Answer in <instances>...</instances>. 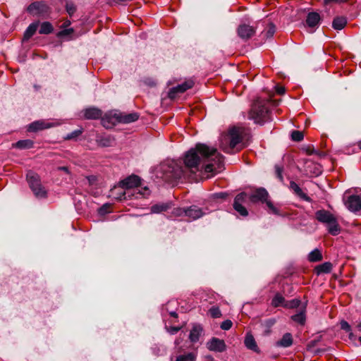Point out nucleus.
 Here are the masks:
<instances>
[{"label":"nucleus","instance_id":"53","mask_svg":"<svg viewBox=\"0 0 361 361\" xmlns=\"http://www.w3.org/2000/svg\"><path fill=\"white\" fill-rule=\"evenodd\" d=\"M179 330H180V328H179V327H171V330H170V332H171V334H176V333H177Z\"/></svg>","mask_w":361,"mask_h":361},{"label":"nucleus","instance_id":"12","mask_svg":"<svg viewBox=\"0 0 361 361\" xmlns=\"http://www.w3.org/2000/svg\"><path fill=\"white\" fill-rule=\"evenodd\" d=\"M237 31L238 36L245 40L251 38L255 34V27L247 24L240 25Z\"/></svg>","mask_w":361,"mask_h":361},{"label":"nucleus","instance_id":"21","mask_svg":"<svg viewBox=\"0 0 361 361\" xmlns=\"http://www.w3.org/2000/svg\"><path fill=\"white\" fill-rule=\"evenodd\" d=\"M118 114V123H130L137 121L139 118V115L137 113H130V114Z\"/></svg>","mask_w":361,"mask_h":361},{"label":"nucleus","instance_id":"22","mask_svg":"<svg viewBox=\"0 0 361 361\" xmlns=\"http://www.w3.org/2000/svg\"><path fill=\"white\" fill-rule=\"evenodd\" d=\"M203 331L202 327L199 324H195L192 326L190 335L189 338L192 343H196L199 341L200 336H201Z\"/></svg>","mask_w":361,"mask_h":361},{"label":"nucleus","instance_id":"40","mask_svg":"<svg viewBox=\"0 0 361 361\" xmlns=\"http://www.w3.org/2000/svg\"><path fill=\"white\" fill-rule=\"evenodd\" d=\"M275 32V26L271 23L268 25L267 30L264 31L262 34L264 37L269 38L271 37Z\"/></svg>","mask_w":361,"mask_h":361},{"label":"nucleus","instance_id":"11","mask_svg":"<svg viewBox=\"0 0 361 361\" xmlns=\"http://www.w3.org/2000/svg\"><path fill=\"white\" fill-rule=\"evenodd\" d=\"M207 348L211 351L221 353L224 352L226 345L224 340L218 338H212L207 343Z\"/></svg>","mask_w":361,"mask_h":361},{"label":"nucleus","instance_id":"58","mask_svg":"<svg viewBox=\"0 0 361 361\" xmlns=\"http://www.w3.org/2000/svg\"><path fill=\"white\" fill-rule=\"evenodd\" d=\"M359 148L361 149V140L357 144Z\"/></svg>","mask_w":361,"mask_h":361},{"label":"nucleus","instance_id":"7","mask_svg":"<svg viewBox=\"0 0 361 361\" xmlns=\"http://www.w3.org/2000/svg\"><path fill=\"white\" fill-rule=\"evenodd\" d=\"M27 11L29 13L36 16H44L50 13V8L44 1H35L30 4Z\"/></svg>","mask_w":361,"mask_h":361},{"label":"nucleus","instance_id":"29","mask_svg":"<svg viewBox=\"0 0 361 361\" xmlns=\"http://www.w3.org/2000/svg\"><path fill=\"white\" fill-rule=\"evenodd\" d=\"M39 23L38 21L31 23L24 33V39H29L36 32Z\"/></svg>","mask_w":361,"mask_h":361},{"label":"nucleus","instance_id":"31","mask_svg":"<svg viewBox=\"0 0 361 361\" xmlns=\"http://www.w3.org/2000/svg\"><path fill=\"white\" fill-rule=\"evenodd\" d=\"M308 260L310 262H317L322 260L323 257L319 249H314L308 255Z\"/></svg>","mask_w":361,"mask_h":361},{"label":"nucleus","instance_id":"25","mask_svg":"<svg viewBox=\"0 0 361 361\" xmlns=\"http://www.w3.org/2000/svg\"><path fill=\"white\" fill-rule=\"evenodd\" d=\"M332 267V264L329 262H326L322 264L317 265L314 268V272L316 273L317 275H320L322 274H328L331 271Z\"/></svg>","mask_w":361,"mask_h":361},{"label":"nucleus","instance_id":"4","mask_svg":"<svg viewBox=\"0 0 361 361\" xmlns=\"http://www.w3.org/2000/svg\"><path fill=\"white\" fill-rule=\"evenodd\" d=\"M268 102L264 99H256L249 111L248 118L255 123L263 124L269 120Z\"/></svg>","mask_w":361,"mask_h":361},{"label":"nucleus","instance_id":"10","mask_svg":"<svg viewBox=\"0 0 361 361\" xmlns=\"http://www.w3.org/2000/svg\"><path fill=\"white\" fill-rule=\"evenodd\" d=\"M102 124L106 128H112L118 123L119 117L118 113H106L104 116H102Z\"/></svg>","mask_w":361,"mask_h":361},{"label":"nucleus","instance_id":"13","mask_svg":"<svg viewBox=\"0 0 361 361\" xmlns=\"http://www.w3.org/2000/svg\"><path fill=\"white\" fill-rule=\"evenodd\" d=\"M54 126V124L45 120H39L31 123L27 128L29 132H37Z\"/></svg>","mask_w":361,"mask_h":361},{"label":"nucleus","instance_id":"2","mask_svg":"<svg viewBox=\"0 0 361 361\" xmlns=\"http://www.w3.org/2000/svg\"><path fill=\"white\" fill-rule=\"evenodd\" d=\"M249 135V130L242 126H233L229 128L228 133L224 135L221 148L226 153L232 154L245 147L244 140Z\"/></svg>","mask_w":361,"mask_h":361},{"label":"nucleus","instance_id":"1","mask_svg":"<svg viewBox=\"0 0 361 361\" xmlns=\"http://www.w3.org/2000/svg\"><path fill=\"white\" fill-rule=\"evenodd\" d=\"M185 166H181L177 161H171L161 165L163 178L169 183H173L181 178L188 170L191 173L204 171L213 176L221 171L224 157L214 147L205 144L198 143L194 148L188 151L184 157Z\"/></svg>","mask_w":361,"mask_h":361},{"label":"nucleus","instance_id":"8","mask_svg":"<svg viewBox=\"0 0 361 361\" xmlns=\"http://www.w3.org/2000/svg\"><path fill=\"white\" fill-rule=\"evenodd\" d=\"M247 197V195L245 192H240L235 196L233 202L234 209L243 216H246L248 215L247 210L243 206V204L246 201Z\"/></svg>","mask_w":361,"mask_h":361},{"label":"nucleus","instance_id":"43","mask_svg":"<svg viewBox=\"0 0 361 361\" xmlns=\"http://www.w3.org/2000/svg\"><path fill=\"white\" fill-rule=\"evenodd\" d=\"M275 173H276V177L281 180V181H283V175H282V173H283V166H280V165H275Z\"/></svg>","mask_w":361,"mask_h":361},{"label":"nucleus","instance_id":"44","mask_svg":"<svg viewBox=\"0 0 361 361\" xmlns=\"http://www.w3.org/2000/svg\"><path fill=\"white\" fill-rule=\"evenodd\" d=\"M233 326V322L230 319H226L221 324V329L225 331L229 330Z\"/></svg>","mask_w":361,"mask_h":361},{"label":"nucleus","instance_id":"30","mask_svg":"<svg viewBox=\"0 0 361 361\" xmlns=\"http://www.w3.org/2000/svg\"><path fill=\"white\" fill-rule=\"evenodd\" d=\"M196 359L197 353L194 352H189L178 355L176 361H195Z\"/></svg>","mask_w":361,"mask_h":361},{"label":"nucleus","instance_id":"23","mask_svg":"<svg viewBox=\"0 0 361 361\" xmlns=\"http://www.w3.org/2000/svg\"><path fill=\"white\" fill-rule=\"evenodd\" d=\"M126 190L123 186L119 183L118 186H115L110 190V196L113 198L122 201L125 200H130L129 198H124L122 191Z\"/></svg>","mask_w":361,"mask_h":361},{"label":"nucleus","instance_id":"52","mask_svg":"<svg viewBox=\"0 0 361 361\" xmlns=\"http://www.w3.org/2000/svg\"><path fill=\"white\" fill-rule=\"evenodd\" d=\"M71 24V21L69 20H65L62 25H61V28L66 29Z\"/></svg>","mask_w":361,"mask_h":361},{"label":"nucleus","instance_id":"9","mask_svg":"<svg viewBox=\"0 0 361 361\" xmlns=\"http://www.w3.org/2000/svg\"><path fill=\"white\" fill-rule=\"evenodd\" d=\"M195 85V82L192 79L185 80L183 83L173 87L169 90V97L174 98L178 93H183L186 90L192 88Z\"/></svg>","mask_w":361,"mask_h":361},{"label":"nucleus","instance_id":"48","mask_svg":"<svg viewBox=\"0 0 361 361\" xmlns=\"http://www.w3.org/2000/svg\"><path fill=\"white\" fill-rule=\"evenodd\" d=\"M348 0H324V5L328 6L330 5L332 3L335 4H341L343 2H346Z\"/></svg>","mask_w":361,"mask_h":361},{"label":"nucleus","instance_id":"55","mask_svg":"<svg viewBox=\"0 0 361 361\" xmlns=\"http://www.w3.org/2000/svg\"><path fill=\"white\" fill-rule=\"evenodd\" d=\"M170 314L173 317H177V314L175 312H172Z\"/></svg>","mask_w":361,"mask_h":361},{"label":"nucleus","instance_id":"3","mask_svg":"<svg viewBox=\"0 0 361 361\" xmlns=\"http://www.w3.org/2000/svg\"><path fill=\"white\" fill-rule=\"evenodd\" d=\"M120 184L126 190L122 191L124 198L139 199L150 195L149 189L147 186L142 187L141 179L136 175L127 177Z\"/></svg>","mask_w":361,"mask_h":361},{"label":"nucleus","instance_id":"28","mask_svg":"<svg viewBox=\"0 0 361 361\" xmlns=\"http://www.w3.org/2000/svg\"><path fill=\"white\" fill-rule=\"evenodd\" d=\"M347 24V19L344 16H337L334 18L332 22L334 29L341 30L345 27Z\"/></svg>","mask_w":361,"mask_h":361},{"label":"nucleus","instance_id":"42","mask_svg":"<svg viewBox=\"0 0 361 361\" xmlns=\"http://www.w3.org/2000/svg\"><path fill=\"white\" fill-rule=\"evenodd\" d=\"M340 325L341 329L350 333L349 336L351 338L353 334L350 332L351 327L350 324L346 321L343 320L341 322Z\"/></svg>","mask_w":361,"mask_h":361},{"label":"nucleus","instance_id":"24","mask_svg":"<svg viewBox=\"0 0 361 361\" xmlns=\"http://www.w3.org/2000/svg\"><path fill=\"white\" fill-rule=\"evenodd\" d=\"M245 345L247 348L259 353L260 352L259 348H258L257 343L251 334H247L245 338Z\"/></svg>","mask_w":361,"mask_h":361},{"label":"nucleus","instance_id":"56","mask_svg":"<svg viewBox=\"0 0 361 361\" xmlns=\"http://www.w3.org/2000/svg\"><path fill=\"white\" fill-rule=\"evenodd\" d=\"M356 327L359 331H361V322Z\"/></svg>","mask_w":361,"mask_h":361},{"label":"nucleus","instance_id":"27","mask_svg":"<svg viewBox=\"0 0 361 361\" xmlns=\"http://www.w3.org/2000/svg\"><path fill=\"white\" fill-rule=\"evenodd\" d=\"M96 142L99 146L110 147L114 142V138L111 135L99 136L97 137Z\"/></svg>","mask_w":361,"mask_h":361},{"label":"nucleus","instance_id":"47","mask_svg":"<svg viewBox=\"0 0 361 361\" xmlns=\"http://www.w3.org/2000/svg\"><path fill=\"white\" fill-rule=\"evenodd\" d=\"M66 8L70 16H72L76 11V8L73 3H67Z\"/></svg>","mask_w":361,"mask_h":361},{"label":"nucleus","instance_id":"35","mask_svg":"<svg viewBox=\"0 0 361 361\" xmlns=\"http://www.w3.org/2000/svg\"><path fill=\"white\" fill-rule=\"evenodd\" d=\"M285 303H286V300H285L284 297H283L279 293L276 294V295L274 297V298L272 299V301H271V305L274 307H280V306L283 307V305Z\"/></svg>","mask_w":361,"mask_h":361},{"label":"nucleus","instance_id":"33","mask_svg":"<svg viewBox=\"0 0 361 361\" xmlns=\"http://www.w3.org/2000/svg\"><path fill=\"white\" fill-rule=\"evenodd\" d=\"M34 142L31 140H19L13 146L19 149H30L33 147Z\"/></svg>","mask_w":361,"mask_h":361},{"label":"nucleus","instance_id":"54","mask_svg":"<svg viewBox=\"0 0 361 361\" xmlns=\"http://www.w3.org/2000/svg\"><path fill=\"white\" fill-rule=\"evenodd\" d=\"M313 152H314V149H311L310 147H308V148L307 149V153L308 154H313Z\"/></svg>","mask_w":361,"mask_h":361},{"label":"nucleus","instance_id":"51","mask_svg":"<svg viewBox=\"0 0 361 361\" xmlns=\"http://www.w3.org/2000/svg\"><path fill=\"white\" fill-rule=\"evenodd\" d=\"M276 91L279 94H283L285 93V88L282 86H276Z\"/></svg>","mask_w":361,"mask_h":361},{"label":"nucleus","instance_id":"37","mask_svg":"<svg viewBox=\"0 0 361 361\" xmlns=\"http://www.w3.org/2000/svg\"><path fill=\"white\" fill-rule=\"evenodd\" d=\"M34 195L37 198H44L47 197V191L40 184L39 187L36 188L35 191H32Z\"/></svg>","mask_w":361,"mask_h":361},{"label":"nucleus","instance_id":"5","mask_svg":"<svg viewBox=\"0 0 361 361\" xmlns=\"http://www.w3.org/2000/svg\"><path fill=\"white\" fill-rule=\"evenodd\" d=\"M316 219L322 223L328 224L329 232L336 235L340 231V226L336 218L329 211L321 209L315 213Z\"/></svg>","mask_w":361,"mask_h":361},{"label":"nucleus","instance_id":"18","mask_svg":"<svg viewBox=\"0 0 361 361\" xmlns=\"http://www.w3.org/2000/svg\"><path fill=\"white\" fill-rule=\"evenodd\" d=\"M290 319L303 326L305 325V322H306V305H303L300 309V311L299 312H298L297 314H294V315H292Z\"/></svg>","mask_w":361,"mask_h":361},{"label":"nucleus","instance_id":"39","mask_svg":"<svg viewBox=\"0 0 361 361\" xmlns=\"http://www.w3.org/2000/svg\"><path fill=\"white\" fill-rule=\"evenodd\" d=\"M209 313L212 318H219L221 317V310L218 307L213 306L209 310Z\"/></svg>","mask_w":361,"mask_h":361},{"label":"nucleus","instance_id":"17","mask_svg":"<svg viewBox=\"0 0 361 361\" xmlns=\"http://www.w3.org/2000/svg\"><path fill=\"white\" fill-rule=\"evenodd\" d=\"M290 189L293 191V192L300 197L302 200L310 202L312 201L311 198L305 193L300 188V186L295 182H290Z\"/></svg>","mask_w":361,"mask_h":361},{"label":"nucleus","instance_id":"15","mask_svg":"<svg viewBox=\"0 0 361 361\" xmlns=\"http://www.w3.org/2000/svg\"><path fill=\"white\" fill-rule=\"evenodd\" d=\"M321 21V16L317 12H310L307 14L306 18V25L311 28L318 27Z\"/></svg>","mask_w":361,"mask_h":361},{"label":"nucleus","instance_id":"6","mask_svg":"<svg viewBox=\"0 0 361 361\" xmlns=\"http://www.w3.org/2000/svg\"><path fill=\"white\" fill-rule=\"evenodd\" d=\"M269 197L268 192L264 188H261L257 189L253 194L250 195V200L252 202H261L265 203L271 213L279 215V209L273 204Z\"/></svg>","mask_w":361,"mask_h":361},{"label":"nucleus","instance_id":"32","mask_svg":"<svg viewBox=\"0 0 361 361\" xmlns=\"http://www.w3.org/2000/svg\"><path fill=\"white\" fill-rule=\"evenodd\" d=\"M170 208V204L168 203H161V204H156L151 207V212L152 213H161L162 212H165L168 210Z\"/></svg>","mask_w":361,"mask_h":361},{"label":"nucleus","instance_id":"34","mask_svg":"<svg viewBox=\"0 0 361 361\" xmlns=\"http://www.w3.org/2000/svg\"><path fill=\"white\" fill-rule=\"evenodd\" d=\"M54 27L51 23L43 22L40 25L39 32L42 35H48L53 32Z\"/></svg>","mask_w":361,"mask_h":361},{"label":"nucleus","instance_id":"26","mask_svg":"<svg viewBox=\"0 0 361 361\" xmlns=\"http://www.w3.org/2000/svg\"><path fill=\"white\" fill-rule=\"evenodd\" d=\"M293 340L291 334L286 333L281 339L276 342V345L283 348L290 347L293 344Z\"/></svg>","mask_w":361,"mask_h":361},{"label":"nucleus","instance_id":"14","mask_svg":"<svg viewBox=\"0 0 361 361\" xmlns=\"http://www.w3.org/2000/svg\"><path fill=\"white\" fill-rule=\"evenodd\" d=\"M345 204L351 212H358L361 209V199L358 195H350L348 197Z\"/></svg>","mask_w":361,"mask_h":361},{"label":"nucleus","instance_id":"20","mask_svg":"<svg viewBox=\"0 0 361 361\" xmlns=\"http://www.w3.org/2000/svg\"><path fill=\"white\" fill-rule=\"evenodd\" d=\"M27 180L32 191H35L36 188L41 184L39 176L31 171L27 174Z\"/></svg>","mask_w":361,"mask_h":361},{"label":"nucleus","instance_id":"36","mask_svg":"<svg viewBox=\"0 0 361 361\" xmlns=\"http://www.w3.org/2000/svg\"><path fill=\"white\" fill-rule=\"evenodd\" d=\"M301 304V301L298 299H293L289 301H286L283 307L289 309H294L298 307Z\"/></svg>","mask_w":361,"mask_h":361},{"label":"nucleus","instance_id":"16","mask_svg":"<svg viewBox=\"0 0 361 361\" xmlns=\"http://www.w3.org/2000/svg\"><path fill=\"white\" fill-rule=\"evenodd\" d=\"M204 214L200 208L197 206H191L186 209L185 216L188 217L190 221L200 218Z\"/></svg>","mask_w":361,"mask_h":361},{"label":"nucleus","instance_id":"57","mask_svg":"<svg viewBox=\"0 0 361 361\" xmlns=\"http://www.w3.org/2000/svg\"><path fill=\"white\" fill-rule=\"evenodd\" d=\"M60 169L63 170L65 171H68V169L66 167H65V166L61 167Z\"/></svg>","mask_w":361,"mask_h":361},{"label":"nucleus","instance_id":"46","mask_svg":"<svg viewBox=\"0 0 361 361\" xmlns=\"http://www.w3.org/2000/svg\"><path fill=\"white\" fill-rule=\"evenodd\" d=\"M74 30L73 28L63 29L57 33V37H61L66 35H69L73 33Z\"/></svg>","mask_w":361,"mask_h":361},{"label":"nucleus","instance_id":"45","mask_svg":"<svg viewBox=\"0 0 361 361\" xmlns=\"http://www.w3.org/2000/svg\"><path fill=\"white\" fill-rule=\"evenodd\" d=\"M186 209L183 208H176L173 211V215L174 216H185Z\"/></svg>","mask_w":361,"mask_h":361},{"label":"nucleus","instance_id":"38","mask_svg":"<svg viewBox=\"0 0 361 361\" xmlns=\"http://www.w3.org/2000/svg\"><path fill=\"white\" fill-rule=\"evenodd\" d=\"M82 133V129L75 130L66 135L64 137L66 140H76Z\"/></svg>","mask_w":361,"mask_h":361},{"label":"nucleus","instance_id":"50","mask_svg":"<svg viewBox=\"0 0 361 361\" xmlns=\"http://www.w3.org/2000/svg\"><path fill=\"white\" fill-rule=\"evenodd\" d=\"M227 194L225 192H219L214 194L213 197L214 199H225Z\"/></svg>","mask_w":361,"mask_h":361},{"label":"nucleus","instance_id":"19","mask_svg":"<svg viewBox=\"0 0 361 361\" xmlns=\"http://www.w3.org/2000/svg\"><path fill=\"white\" fill-rule=\"evenodd\" d=\"M84 117L86 119H98L102 118V112L95 107L87 108L83 111Z\"/></svg>","mask_w":361,"mask_h":361},{"label":"nucleus","instance_id":"41","mask_svg":"<svg viewBox=\"0 0 361 361\" xmlns=\"http://www.w3.org/2000/svg\"><path fill=\"white\" fill-rule=\"evenodd\" d=\"M304 137L303 133L299 130H294L292 132L291 138L293 140L300 142L302 140Z\"/></svg>","mask_w":361,"mask_h":361},{"label":"nucleus","instance_id":"49","mask_svg":"<svg viewBox=\"0 0 361 361\" xmlns=\"http://www.w3.org/2000/svg\"><path fill=\"white\" fill-rule=\"evenodd\" d=\"M87 181L90 185L94 184L97 181V178L94 176H90L86 178Z\"/></svg>","mask_w":361,"mask_h":361}]
</instances>
